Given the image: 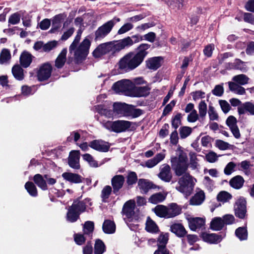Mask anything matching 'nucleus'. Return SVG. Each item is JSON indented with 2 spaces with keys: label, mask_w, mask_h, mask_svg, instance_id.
I'll use <instances>...</instances> for the list:
<instances>
[{
  "label": "nucleus",
  "mask_w": 254,
  "mask_h": 254,
  "mask_svg": "<svg viewBox=\"0 0 254 254\" xmlns=\"http://www.w3.org/2000/svg\"><path fill=\"white\" fill-rule=\"evenodd\" d=\"M166 196L161 192L156 193L152 195L149 198V202L152 204L160 203L165 199Z\"/></svg>",
  "instance_id": "nucleus-46"
},
{
  "label": "nucleus",
  "mask_w": 254,
  "mask_h": 254,
  "mask_svg": "<svg viewBox=\"0 0 254 254\" xmlns=\"http://www.w3.org/2000/svg\"><path fill=\"white\" fill-rule=\"evenodd\" d=\"M143 113V112L142 110L135 108L132 105H128L126 117H131L135 118L141 115Z\"/></svg>",
  "instance_id": "nucleus-38"
},
{
  "label": "nucleus",
  "mask_w": 254,
  "mask_h": 254,
  "mask_svg": "<svg viewBox=\"0 0 254 254\" xmlns=\"http://www.w3.org/2000/svg\"><path fill=\"white\" fill-rule=\"evenodd\" d=\"M237 167L239 170L243 171L246 174L248 175L250 173V168L251 164L250 161L245 160L241 163H237Z\"/></svg>",
  "instance_id": "nucleus-53"
},
{
  "label": "nucleus",
  "mask_w": 254,
  "mask_h": 254,
  "mask_svg": "<svg viewBox=\"0 0 254 254\" xmlns=\"http://www.w3.org/2000/svg\"><path fill=\"white\" fill-rule=\"evenodd\" d=\"M205 197L204 191L197 188L196 189V192L190 199V204L192 205H200L204 201Z\"/></svg>",
  "instance_id": "nucleus-23"
},
{
  "label": "nucleus",
  "mask_w": 254,
  "mask_h": 254,
  "mask_svg": "<svg viewBox=\"0 0 254 254\" xmlns=\"http://www.w3.org/2000/svg\"><path fill=\"white\" fill-rule=\"evenodd\" d=\"M12 73L14 78L18 80L24 79L23 69L19 65H15L12 68Z\"/></svg>",
  "instance_id": "nucleus-41"
},
{
  "label": "nucleus",
  "mask_w": 254,
  "mask_h": 254,
  "mask_svg": "<svg viewBox=\"0 0 254 254\" xmlns=\"http://www.w3.org/2000/svg\"><path fill=\"white\" fill-rule=\"evenodd\" d=\"M106 246L104 242L100 239L95 241L94 253V254H103L106 251Z\"/></svg>",
  "instance_id": "nucleus-40"
},
{
  "label": "nucleus",
  "mask_w": 254,
  "mask_h": 254,
  "mask_svg": "<svg viewBox=\"0 0 254 254\" xmlns=\"http://www.w3.org/2000/svg\"><path fill=\"white\" fill-rule=\"evenodd\" d=\"M143 37L139 35H133L131 37H127L120 40L122 50L125 48L130 47L134 44L137 43L143 40Z\"/></svg>",
  "instance_id": "nucleus-12"
},
{
  "label": "nucleus",
  "mask_w": 254,
  "mask_h": 254,
  "mask_svg": "<svg viewBox=\"0 0 254 254\" xmlns=\"http://www.w3.org/2000/svg\"><path fill=\"white\" fill-rule=\"evenodd\" d=\"M235 234L241 241L246 240L248 238V232L246 227H239L236 230Z\"/></svg>",
  "instance_id": "nucleus-51"
},
{
  "label": "nucleus",
  "mask_w": 254,
  "mask_h": 254,
  "mask_svg": "<svg viewBox=\"0 0 254 254\" xmlns=\"http://www.w3.org/2000/svg\"><path fill=\"white\" fill-rule=\"evenodd\" d=\"M167 218L174 217L181 212L182 209L180 206L175 203H171L167 206Z\"/></svg>",
  "instance_id": "nucleus-24"
},
{
  "label": "nucleus",
  "mask_w": 254,
  "mask_h": 254,
  "mask_svg": "<svg viewBox=\"0 0 254 254\" xmlns=\"http://www.w3.org/2000/svg\"><path fill=\"white\" fill-rule=\"evenodd\" d=\"M133 83L129 79H122L115 83L112 89L119 94H123L127 96H131Z\"/></svg>",
  "instance_id": "nucleus-8"
},
{
  "label": "nucleus",
  "mask_w": 254,
  "mask_h": 254,
  "mask_svg": "<svg viewBox=\"0 0 254 254\" xmlns=\"http://www.w3.org/2000/svg\"><path fill=\"white\" fill-rule=\"evenodd\" d=\"M112 188L110 186H106L102 190L101 197L102 201L104 202H107L108 199L112 192Z\"/></svg>",
  "instance_id": "nucleus-56"
},
{
  "label": "nucleus",
  "mask_w": 254,
  "mask_h": 254,
  "mask_svg": "<svg viewBox=\"0 0 254 254\" xmlns=\"http://www.w3.org/2000/svg\"><path fill=\"white\" fill-rule=\"evenodd\" d=\"M11 59L10 51L7 49H3L0 54V64H7Z\"/></svg>",
  "instance_id": "nucleus-44"
},
{
  "label": "nucleus",
  "mask_w": 254,
  "mask_h": 254,
  "mask_svg": "<svg viewBox=\"0 0 254 254\" xmlns=\"http://www.w3.org/2000/svg\"><path fill=\"white\" fill-rule=\"evenodd\" d=\"M171 163L172 169L177 176H181L185 174L189 166L187 154L182 150H179L176 155L172 156Z\"/></svg>",
  "instance_id": "nucleus-2"
},
{
  "label": "nucleus",
  "mask_w": 254,
  "mask_h": 254,
  "mask_svg": "<svg viewBox=\"0 0 254 254\" xmlns=\"http://www.w3.org/2000/svg\"><path fill=\"white\" fill-rule=\"evenodd\" d=\"M67 50L65 49H63L55 61V66L58 68H61L64 65L66 61V55Z\"/></svg>",
  "instance_id": "nucleus-36"
},
{
  "label": "nucleus",
  "mask_w": 254,
  "mask_h": 254,
  "mask_svg": "<svg viewBox=\"0 0 254 254\" xmlns=\"http://www.w3.org/2000/svg\"><path fill=\"white\" fill-rule=\"evenodd\" d=\"M150 48V45L148 44H141L137 48V52L134 53V56L141 64L148 54L147 50Z\"/></svg>",
  "instance_id": "nucleus-20"
},
{
  "label": "nucleus",
  "mask_w": 254,
  "mask_h": 254,
  "mask_svg": "<svg viewBox=\"0 0 254 254\" xmlns=\"http://www.w3.org/2000/svg\"><path fill=\"white\" fill-rule=\"evenodd\" d=\"M102 126L110 130L117 133L124 132L129 129L131 125L132 122L127 121L119 120L115 122L107 121L100 122Z\"/></svg>",
  "instance_id": "nucleus-6"
},
{
  "label": "nucleus",
  "mask_w": 254,
  "mask_h": 254,
  "mask_svg": "<svg viewBox=\"0 0 254 254\" xmlns=\"http://www.w3.org/2000/svg\"><path fill=\"white\" fill-rule=\"evenodd\" d=\"M79 215L78 212L70 206L66 214L67 220L70 222H75L79 218Z\"/></svg>",
  "instance_id": "nucleus-45"
},
{
  "label": "nucleus",
  "mask_w": 254,
  "mask_h": 254,
  "mask_svg": "<svg viewBox=\"0 0 254 254\" xmlns=\"http://www.w3.org/2000/svg\"><path fill=\"white\" fill-rule=\"evenodd\" d=\"M150 88L146 86L133 88L132 90L131 96L145 97L149 94Z\"/></svg>",
  "instance_id": "nucleus-26"
},
{
  "label": "nucleus",
  "mask_w": 254,
  "mask_h": 254,
  "mask_svg": "<svg viewBox=\"0 0 254 254\" xmlns=\"http://www.w3.org/2000/svg\"><path fill=\"white\" fill-rule=\"evenodd\" d=\"M208 114L210 121H218L219 120L218 114L212 103L209 104Z\"/></svg>",
  "instance_id": "nucleus-52"
},
{
  "label": "nucleus",
  "mask_w": 254,
  "mask_h": 254,
  "mask_svg": "<svg viewBox=\"0 0 254 254\" xmlns=\"http://www.w3.org/2000/svg\"><path fill=\"white\" fill-rule=\"evenodd\" d=\"M199 117L203 119L207 113V104L205 101H201L198 106Z\"/></svg>",
  "instance_id": "nucleus-59"
},
{
  "label": "nucleus",
  "mask_w": 254,
  "mask_h": 254,
  "mask_svg": "<svg viewBox=\"0 0 254 254\" xmlns=\"http://www.w3.org/2000/svg\"><path fill=\"white\" fill-rule=\"evenodd\" d=\"M240 115L249 113L251 115H254V105L251 102H246L238 108Z\"/></svg>",
  "instance_id": "nucleus-27"
},
{
  "label": "nucleus",
  "mask_w": 254,
  "mask_h": 254,
  "mask_svg": "<svg viewBox=\"0 0 254 254\" xmlns=\"http://www.w3.org/2000/svg\"><path fill=\"white\" fill-rule=\"evenodd\" d=\"M236 69L241 70L243 72H246L248 69L246 63L240 59L235 60Z\"/></svg>",
  "instance_id": "nucleus-62"
},
{
  "label": "nucleus",
  "mask_w": 254,
  "mask_h": 254,
  "mask_svg": "<svg viewBox=\"0 0 254 254\" xmlns=\"http://www.w3.org/2000/svg\"><path fill=\"white\" fill-rule=\"evenodd\" d=\"M167 206L163 205H158L153 209L154 213L160 217L167 218Z\"/></svg>",
  "instance_id": "nucleus-48"
},
{
  "label": "nucleus",
  "mask_w": 254,
  "mask_h": 254,
  "mask_svg": "<svg viewBox=\"0 0 254 254\" xmlns=\"http://www.w3.org/2000/svg\"><path fill=\"white\" fill-rule=\"evenodd\" d=\"M125 181V179L124 177L121 175H115L111 179V185L114 194H117L120 190L122 188Z\"/></svg>",
  "instance_id": "nucleus-15"
},
{
  "label": "nucleus",
  "mask_w": 254,
  "mask_h": 254,
  "mask_svg": "<svg viewBox=\"0 0 254 254\" xmlns=\"http://www.w3.org/2000/svg\"><path fill=\"white\" fill-rule=\"evenodd\" d=\"M170 230L172 232L180 237H184L186 234L185 228L181 224L172 225L170 227Z\"/></svg>",
  "instance_id": "nucleus-35"
},
{
  "label": "nucleus",
  "mask_w": 254,
  "mask_h": 254,
  "mask_svg": "<svg viewBox=\"0 0 254 254\" xmlns=\"http://www.w3.org/2000/svg\"><path fill=\"white\" fill-rule=\"evenodd\" d=\"M158 177L165 182H170L172 178V175L170 166L167 164L162 165L160 167V172Z\"/></svg>",
  "instance_id": "nucleus-13"
},
{
  "label": "nucleus",
  "mask_w": 254,
  "mask_h": 254,
  "mask_svg": "<svg viewBox=\"0 0 254 254\" xmlns=\"http://www.w3.org/2000/svg\"><path fill=\"white\" fill-rule=\"evenodd\" d=\"M138 186L142 192L144 193H146L152 187L151 183L149 181L142 179L139 180Z\"/></svg>",
  "instance_id": "nucleus-42"
},
{
  "label": "nucleus",
  "mask_w": 254,
  "mask_h": 254,
  "mask_svg": "<svg viewBox=\"0 0 254 254\" xmlns=\"http://www.w3.org/2000/svg\"><path fill=\"white\" fill-rule=\"evenodd\" d=\"M168 240V234H161L158 238V249L166 248L165 246Z\"/></svg>",
  "instance_id": "nucleus-60"
},
{
  "label": "nucleus",
  "mask_w": 254,
  "mask_h": 254,
  "mask_svg": "<svg viewBox=\"0 0 254 254\" xmlns=\"http://www.w3.org/2000/svg\"><path fill=\"white\" fill-rule=\"evenodd\" d=\"M165 157V154L164 153H158L154 158L146 161L145 162V166L148 168H153L162 161Z\"/></svg>",
  "instance_id": "nucleus-28"
},
{
  "label": "nucleus",
  "mask_w": 254,
  "mask_h": 254,
  "mask_svg": "<svg viewBox=\"0 0 254 254\" xmlns=\"http://www.w3.org/2000/svg\"><path fill=\"white\" fill-rule=\"evenodd\" d=\"M82 33L81 29L78 30L74 40L69 47V53L73 56V60L77 64L81 63L86 59L91 46V41L87 38H85L79 44Z\"/></svg>",
  "instance_id": "nucleus-1"
},
{
  "label": "nucleus",
  "mask_w": 254,
  "mask_h": 254,
  "mask_svg": "<svg viewBox=\"0 0 254 254\" xmlns=\"http://www.w3.org/2000/svg\"><path fill=\"white\" fill-rule=\"evenodd\" d=\"M137 180L136 174L134 172H130L128 173L127 178V183L128 186H131L135 184Z\"/></svg>",
  "instance_id": "nucleus-63"
},
{
  "label": "nucleus",
  "mask_w": 254,
  "mask_h": 254,
  "mask_svg": "<svg viewBox=\"0 0 254 254\" xmlns=\"http://www.w3.org/2000/svg\"><path fill=\"white\" fill-rule=\"evenodd\" d=\"M97 110L99 113L101 115L104 116L109 118L112 117L114 114V110L112 111L111 110L104 109L101 106H98Z\"/></svg>",
  "instance_id": "nucleus-64"
},
{
  "label": "nucleus",
  "mask_w": 254,
  "mask_h": 254,
  "mask_svg": "<svg viewBox=\"0 0 254 254\" xmlns=\"http://www.w3.org/2000/svg\"><path fill=\"white\" fill-rule=\"evenodd\" d=\"M145 229L147 231L151 233H156L158 231V228L155 223L150 218H148L146 223Z\"/></svg>",
  "instance_id": "nucleus-55"
},
{
  "label": "nucleus",
  "mask_w": 254,
  "mask_h": 254,
  "mask_svg": "<svg viewBox=\"0 0 254 254\" xmlns=\"http://www.w3.org/2000/svg\"><path fill=\"white\" fill-rule=\"evenodd\" d=\"M228 85L230 90L236 94L243 95L246 93L245 88L234 81L229 82Z\"/></svg>",
  "instance_id": "nucleus-37"
},
{
  "label": "nucleus",
  "mask_w": 254,
  "mask_h": 254,
  "mask_svg": "<svg viewBox=\"0 0 254 254\" xmlns=\"http://www.w3.org/2000/svg\"><path fill=\"white\" fill-rule=\"evenodd\" d=\"M128 106L125 103H115L113 105L114 113L119 117H126Z\"/></svg>",
  "instance_id": "nucleus-25"
},
{
  "label": "nucleus",
  "mask_w": 254,
  "mask_h": 254,
  "mask_svg": "<svg viewBox=\"0 0 254 254\" xmlns=\"http://www.w3.org/2000/svg\"><path fill=\"white\" fill-rule=\"evenodd\" d=\"M89 146L100 152H106L108 151L110 147L109 143L103 140H94L90 142Z\"/></svg>",
  "instance_id": "nucleus-14"
},
{
  "label": "nucleus",
  "mask_w": 254,
  "mask_h": 254,
  "mask_svg": "<svg viewBox=\"0 0 254 254\" xmlns=\"http://www.w3.org/2000/svg\"><path fill=\"white\" fill-rule=\"evenodd\" d=\"M94 230V223L92 221H87L83 226L84 234L90 235Z\"/></svg>",
  "instance_id": "nucleus-61"
},
{
  "label": "nucleus",
  "mask_w": 254,
  "mask_h": 254,
  "mask_svg": "<svg viewBox=\"0 0 254 254\" xmlns=\"http://www.w3.org/2000/svg\"><path fill=\"white\" fill-rule=\"evenodd\" d=\"M122 50L120 41L105 43L99 45L93 52L95 58H99L109 53L114 54Z\"/></svg>",
  "instance_id": "nucleus-5"
},
{
  "label": "nucleus",
  "mask_w": 254,
  "mask_h": 254,
  "mask_svg": "<svg viewBox=\"0 0 254 254\" xmlns=\"http://www.w3.org/2000/svg\"><path fill=\"white\" fill-rule=\"evenodd\" d=\"M134 206L135 201L132 199H130L127 201L124 205L122 213L124 217V219H130L132 218L134 214Z\"/></svg>",
  "instance_id": "nucleus-11"
},
{
  "label": "nucleus",
  "mask_w": 254,
  "mask_h": 254,
  "mask_svg": "<svg viewBox=\"0 0 254 254\" xmlns=\"http://www.w3.org/2000/svg\"><path fill=\"white\" fill-rule=\"evenodd\" d=\"M189 226L192 231H196L203 227L205 220L203 218L195 217L188 219Z\"/></svg>",
  "instance_id": "nucleus-22"
},
{
  "label": "nucleus",
  "mask_w": 254,
  "mask_h": 254,
  "mask_svg": "<svg viewBox=\"0 0 254 254\" xmlns=\"http://www.w3.org/2000/svg\"><path fill=\"white\" fill-rule=\"evenodd\" d=\"M244 180L241 176H236L230 181V186L236 189L241 188L244 184Z\"/></svg>",
  "instance_id": "nucleus-39"
},
{
  "label": "nucleus",
  "mask_w": 254,
  "mask_h": 254,
  "mask_svg": "<svg viewBox=\"0 0 254 254\" xmlns=\"http://www.w3.org/2000/svg\"><path fill=\"white\" fill-rule=\"evenodd\" d=\"M102 229L105 233L113 234L115 232L116 225L114 221L105 220L103 224Z\"/></svg>",
  "instance_id": "nucleus-33"
},
{
  "label": "nucleus",
  "mask_w": 254,
  "mask_h": 254,
  "mask_svg": "<svg viewBox=\"0 0 254 254\" xmlns=\"http://www.w3.org/2000/svg\"><path fill=\"white\" fill-rule=\"evenodd\" d=\"M162 60L160 57L150 58L146 61V65L149 69L156 70L161 66Z\"/></svg>",
  "instance_id": "nucleus-30"
},
{
  "label": "nucleus",
  "mask_w": 254,
  "mask_h": 254,
  "mask_svg": "<svg viewBox=\"0 0 254 254\" xmlns=\"http://www.w3.org/2000/svg\"><path fill=\"white\" fill-rule=\"evenodd\" d=\"M63 178L72 183H80L82 182L83 178L79 175L71 173H64L62 174Z\"/></svg>",
  "instance_id": "nucleus-29"
},
{
  "label": "nucleus",
  "mask_w": 254,
  "mask_h": 254,
  "mask_svg": "<svg viewBox=\"0 0 254 254\" xmlns=\"http://www.w3.org/2000/svg\"><path fill=\"white\" fill-rule=\"evenodd\" d=\"M232 197V195L226 191H220L217 196V200L223 203L228 202Z\"/></svg>",
  "instance_id": "nucleus-49"
},
{
  "label": "nucleus",
  "mask_w": 254,
  "mask_h": 254,
  "mask_svg": "<svg viewBox=\"0 0 254 254\" xmlns=\"http://www.w3.org/2000/svg\"><path fill=\"white\" fill-rule=\"evenodd\" d=\"M196 180L190 174L183 175L178 180V185L176 189L177 190L188 196L191 193Z\"/></svg>",
  "instance_id": "nucleus-3"
},
{
  "label": "nucleus",
  "mask_w": 254,
  "mask_h": 254,
  "mask_svg": "<svg viewBox=\"0 0 254 254\" xmlns=\"http://www.w3.org/2000/svg\"><path fill=\"white\" fill-rule=\"evenodd\" d=\"M120 21V19L114 17L98 27L95 32V40H100L105 38L111 31L114 25Z\"/></svg>",
  "instance_id": "nucleus-7"
},
{
  "label": "nucleus",
  "mask_w": 254,
  "mask_h": 254,
  "mask_svg": "<svg viewBox=\"0 0 254 254\" xmlns=\"http://www.w3.org/2000/svg\"><path fill=\"white\" fill-rule=\"evenodd\" d=\"M190 162L189 166L192 170H195L199 166L197 156V155L194 152H190L189 153Z\"/></svg>",
  "instance_id": "nucleus-43"
},
{
  "label": "nucleus",
  "mask_w": 254,
  "mask_h": 254,
  "mask_svg": "<svg viewBox=\"0 0 254 254\" xmlns=\"http://www.w3.org/2000/svg\"><path fill=\"white\" fill-rule=\"evenodd\" d=\"M166 3L168 5L173 8L180 9L183 6V0H168Z\"/></svg>",
  "instance_id": "nucleus-57"
},
{
  "label": "nucleus",
  "mask_w": 254,
  "mask_h": 254,
  "mask_svg": "<svg viewBox=\"0 0 254 254\" xmlns=\"http://www.w3.org/2000/svg\"><path fill=\"white\" fill-rule=\"evenodd\" d=\"M238 169L237 164L233 162H229L224 169V173L226 175H230Z\"/></svg>",
  "instance_id": "nucleus-54"
},
{
  "label": "nucleus",
  "mask_w": 254,
  "mask_h": 254,
  "mask_svg": "<svg viewBox=\"0 0 254 254\" xmlns=\"http://www.w3.org/2000/svg\"><path fill=\"white\" fill-rule=\"evenodd\" d=\"M192 132V128L189 127H182L179 129L180 135L181 138L184 139L189 136Z\"/></svg>",
  "instance_id": "nucleus-58"
},
{
  "label": "nucleus",
  "mask_w": 254,
  "mask_h": 254,
  "mask_svg": "<svg viewBox=\"0 0 254 254\" xmlns=\"http://www.w3.org/2000/svg\"><path fill=\"white\" fill-rule=\"evenodd\" d=\"M91 205L89 198H86L82 201L74 200L71 207L74 209L79 214L85 211L86 207Z\"/></svg>",
  "instance_id": "nucleus-21"
},
{
  "label": "nucleus",
  "mask_w": 254,
  "mask_h": 254,
  "mask_svg": "<svg viewBox=\"0 0 254 254\" xmlns=\"http://www.w3.org/2000/svg\"><path fill=\"white\" fill-rule=\"evenodd\" d=\"M33 181L38 187L42 190H45L48 189L47 185L44 176L40 174H36L33 177Z\"/></svg>",
  "instance_id": "nucleus-34"
},
{
  "label": "nucleus",
  "mask_w": 254,
  "mask_h": 254,
  "mask_svg": "<svg viewBox=\"0 0 254 254\" xmlns=\"http://www.w3.org/2000/svg\"><path fill=\"white\" fill-rule=\"evenodd\" d=\"M52 66L49 63L43 64L37 72V77L39 81L47 80L51 75Z\"/></svg>",
  "instance_id": "nucleus-10"
},
{
  "label": "nucleus",
  "mask_w": 254,
  "mask_h": 254,
  "mask_svg": "<svg viewBox=\"0 0 254 254\" xmlns=\"http://www.w3.org/2000/svg\"><path fill=\"white\" fill-rule=\"evenodd\" d=\"M225 235H217L216 234H209L204 233L201 235L203 240L210 244H217L220 243L224 238Z\"/></svg>",
  "instance_id": "nucleus-19"
},
{
  "label": "nucleus",
  "mask_w": 254,
  "mask_h": 254,
  "mask_svg": "<svg viewBox=\"0 0 254 254\" xmlns=\"http://www.w3.org/2000/svg\"><path fill=\"white\" fill-rule=\"evenodd\" d=\"M140 64L134 56V53L130 52L120 60L118 63L119 69L122 72H127L134 69Z\"/></svg>",
  "instance_id": "nucleus-4"
},
{
  "label": "nucleus",
  "mask_w": 254,
  "mask_h": 254,
  "mask_svg": "<svg viewBox=\"0 0 254 254\" xmlns=\"http://www.w3.org/2000/svg\"><path fill=\"white\" fill-rule=\"evenodd\" d=\"M234 210L235 215L243 219L245 217L247 213L246 200L243 197L239 198L235 203L234 206Z\"/></svg>",
  "instance_id": "nucleus-9"
},
{
  "label": "nucleus",
  "mask_w": 254,
  "mask_h": 254,
  "mask_svg": "<svg viewBox=\"0 0 254 254\" xmlns=\"http://www.w3.org/2000/svg\"><path fill=\"white\" fill-rule=\"evenodd\" d=\"M32 56L27 52H23L20 57V63L24 68L28 67L32 61Z\"/></svg>",
  "instance_id": "nucleus-31"
},
{
  "label": "nucleus",
  "mask_w": 254,
  "mask_h": 254,
  "mask_svg": "<svg viewBox=\"0 0 254 254\" xmlns=\"http://www.w3.org/2000/svg\"><path fill=\"white\" fill-rule=\"evenodd\" d=\"M224 226V222L221 217H214L212 219L210 223V228L214 231L221 230Z\"/></svg>",
  "instance_id": "nucleus-32"
},
{
  "label": "nucleus",
  "mask_w": 254,
  "mask_h": 254,
  "mask_svg": "<svg viewBox=\"0 0 254 254\" xmlns=\"http://www.w3.org/2000/svg\"><path fill=\"white\" fill-rule=\"evenodd\" d=\"M232 80L239 85H244L248 83L249 78L246 75L241 74L234 76Z\"/></svg>",
  "instance_id": "nucleus-50"
},
{
  "label": "nucleus",
  "mask_w": 254,
  "mask_h": 254,
  "mask_svg": "<svg viewBox=\"0 0 254 254\" xmlns=\"http://www.w3.org/2000/svg\"><path fill=\"white\" fill-rule=\"evenodd\" d=\"M80 152L79 151L72 150L70 152L68 157V165L73 169H78L79 165Z\"/></svg>",
  "instance_id": "nucleus-18"
},
{
  "label": "nucleus",
  "mask_w": 254,
  "mask_h": 254,
  "mask_svg": "<svg viewBox=\"0 0 254 254\" xmlns=\"http://www.w3.org/2000/svg\"><path fill=\"white\" fill-rule=\"evenodd\" d=\"M226 124L229 127L232 133L236 138L241 136L239 129L237 125V120L233 116H230L226 120Z\"/></svg>",
  "instance_id": "nucleus-17"
},
{
  "label": "nucleus",
  "mask_w": 254,
  "mask_h": 254,
  "mask_svg": "<svg viewBox=\"0 0 254 254\" xmlns=\"http://www.w3.org/2000/svg\"><path fill=\"white\" fill-rule=\"evenodd\" d=\"M25 189L28 193L33 197H36L38 195L37 189L35 185L31 182H27L25 184Z\"/></svg>",
  "instance_id": "nucleus-47"
},
{
  "label": "nucleus",
  "mask_w": 254,
  "mask_h": 254,
  "mask_svg": "<svg viewBox=\"0 0 254 254\" xmlns=\"http://www.w3.org/2000/svg\"><path fill=\"white\" fill-rule=\"evenodd\" d=\"M65 13H60L55 15L52 18V27L49 32L54 33L57 32L61 26L62 21L66 17Z\"/></svg>",
  "instance_id": "nucleus-16"
}]
</instances>
